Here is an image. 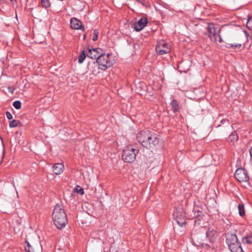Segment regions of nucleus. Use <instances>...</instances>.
<instances>
[{"label": "nucleus", "mask_w": 252, "mask_h": 252, "mask_svg": "<svg viewBox=\"0 0 252 252\" xmlns=\"http://www.w3.org/2000/svg\"><path fill=\"white\" fill-rule=\"evenodd\" d=\"M192 240L194 244L197 246H203L204 245H205V244L201 240H198V238L195 236H193V237L192 238Z\"/></svg>", "instance_id": "20"}, {"label": "nucleus", "mask_w": 252, "mask_h": 252, "mask_svg": "<svg viewBox=\"0 0 252 252\" xmlns=\"http://www.w3.org/2000/svg\"><path fill=\"white\" fill-rule=\"evenodd\" d=\"M100 69H101V67L98 63L96 61H93L89 63L87 73L96 75L99 73Z\"/></svg>", "instance_id": "12"}, {"label": "nucleus", "mask_w": 252, "mask_h": 252, "mask_svg": "<svg viewBox=\"0 0 252 252\" xmlns=\"http://www.w3.org/2000/svg\"><path fill=\"white\" fill-rule=\"evenodd\" d=\"M110 252H117L116 251L115 248L113 246H111L110 248Z\"/></svg>", "instance_id": "34"}, {"label": "nucleus", "mask_w": 252, "mask_h": 252, "mask_svg": "<svg viewBox=\"0 0 252 252\" xmlns=\"http://www.w3.org/2000/svg\"><path fill=\"white\" fill-rule=\"evenodd\" d=\"M250 154L251 157L252 158V147L250 150Z\"/></svg>", "instance_id": "35"}, {"label": "nucleus", "mask_w": 252, "mask_h": 252, "mask_svg": "<svg viewBox=\"0 0 252 252\" xmlns=\"http://www.w3.org/2000/svg\"><path fill=\"white\" fill-rule=\"evenodd\" d=\"M213 233V234H214L215 233V231H211V232H206V237H209L210 236V234Z\"/></svg>", "instance_id": "33"}, {"label": "nucleus", "mask_w": 252, "mask_h": 252, "mask_svg": "<svg viewBox=\"0 0 252 252\" xmlns=\"http://www.w3.org/2000/svg\"><path fill=\"white\" fill-rule=\"evenodd\" d=\"M171 105L174 112L178 110L179 108V104L177 101L175 99H173L171 102Z\"/></svg>", "instance_id": "21"}, {"label": "nucleus", "mask_w": 252, "mask_h": 252, "mask_svg": "<svg viewBox=\"0 0 252 252\" xmlns=\"http://www.w3.org/2000/svg\"><path fill=\"white\" fill-rule=\"evenodd\" d=\"M13 105L16 109H19L21 107V103L20 101L17 100L14 102Z\"/></svg>", "instance_id": "31"}, {"label": "nucleus", "mask_w": 252, "mask_h": 252, "mask_svg": "<svg viewBox=\"0 0 252 252\" xmlns=\"http://www.w3.org/2000/svg\"><path fill=\"white\" fill-rule=\"evenodd\" d=\"M170 45L166 43L164 41L158 42L156 47V51L159 55L167 54L170 52Z\"/></svg>", "instance_id": "9"}, {"label": "nucleus", "mask_w": 252, "mask_h": 252, "mask_svg": "<svg viewBox=\"0 0 252 252\" xmlns=\"http://www.w3.org/2000/svg\"><path fill=\"white\" fill-rule=\"evenodd\" d=\"M53 220L57 228L61 229L65 227L67 220L65 213L60 205H57L52 214Z\"/></svg>", "instance_id": "1"}, {"label": "nucleus", "mask_w": 252, "mask_h": 252, "mask_svg": "<svg viewBox=\"0 0 252 252\" xmlns=\"http://www.w3.org/2000/svg\"><path fill=\"white\" fill-rule=\"evenodd\" d=\"M152 133L148 130H142L137 135V141L143 146H148V140Z\"/></svg>", "instance_id": "8"}, {"label": "nucleus", "mask_w": 252, "mask_h": 252, "mask_svg": "<svg viewBox=\"0 0 252 252\" xmlns=\"http://www.w3.org/2000/svg\"><path fill=\"white\" fill-rule=\"evenodd\" d=\"M96 62L101 67V69L105 70L111 67L114 63V60L110 58L109 54H103L97 59Z\"/></svg>", "instance_id": "4"}, {"label": "nucleus", "mask_w": 252, "mask_h": 252, "mask_svg": "<svg viewBox=\"0 0 252 252\" xmlns=\"http://www.w3.org/2000/svg\"><path fill=\"white\" fill-rule=\"evenodd\" d=\"M233 246L234 249L229 248L231 252H244L242 248L240 243H236Z\"/></svg>", "instance_id": "18"}, {"label": "nucleus", "mask_w": 252, "mask_h": 252, "mask_svg": "<svg viewBox=\"0 0 252 252\" xmlns=\"http://www.w3.org/2000/svg\"><path fill=\"white\" fill-rule=\"evenodd\" d=\"M148 20L146 17L141 18L138 22L134 25L135 30L136 31H140L142 30L147 24Z\"/></svg>", "instance_id": "15"}, {"label": "nucleus", "mask_w": 252, "mask_h": 252, "mask_svg": "<svg viewBox=\"0 0 252 252\" xmlns=\"http://www.w3.org/2000/svg\"><path fill=\"white\" fill-rule=\"evenodd\" d=\"M148 145L145 146L144 147L149 149H155L162 145V141L158 135L152 133L148 140Z\"/></svg>", "instance_id": "5"}, {"label": "nucleus", "mask_w": 252, "mask_h": 252, "mask_svg": "<svg viewBox=\"0 0 252 252\" xmlns=\"http://www.w3.org/2000/svg\"><path fill=\"white\" fill-rule=\"evenodd\" d=\"M74 192L78 193L80 195H83L84 191L83 189L81 188L80 186H77L74 189Z\"/></svg>", "instance_id": "22"}, {"label": "nucleus", "mask_w": 252, "mask_h": 252, "mask_svg": "<svg viewBox=\"0 0 252 252\" xmlns=\"http://www.w3.org/2000/svg\"><path fill=\"white\" fill-rule=\"evenodd\" d=\"M242 241L245 244H252V236H248L244 237Z\"/></svg>", "instance_id": "23"}, {"label": "nucleus", "mask_w": 252, "mask_h": 252, "mask_svg": "<svg viewBox=\"0 0 252 252\" xmlns=\"http://www.w3.org/2000/svg\"><path fill=\"white\" fill-rule=\"evenodd\" d=\"M238 210L240 216H242L245 214V209L243 205H239Z\"/></svg>", "instance_id": "28"}, {"label": "nucleus", "mask_w": 252, "mask_h": 252, "mask_svg": "<svg viewBox=\"0 0 252 252\" xmlns=\"http://www.w3.org/2000/svg\"><path fill=\"white\" fill-rule=\"evenodd\" d=\"M41 4L43 7L48 8L50 6L49 0H41Z\"/></svg>", "instance_id": "25"}, {"label": "nucleus", "mask_w": 252, "mask_h": 252, "mask_svg": "<svg viewBox=\"0 0 252 252\" xmlns=\"http://www.w3.org/2000/svg\"><path fill=\"white\" fill-rule=\"evenodd\" d=\"M138 153V150L134 146L132 145L127 146L123 151V159L126 162H132L135 160Z\"/></svg>", "instance_id": "2"}, {"label": "nucleus", "mask_w": 252, "mask_h": 252, "mask_svg": "<svg viewBox=\"0 0 252 252\" xmlns=\"http://www.w3.org/2000/svg\"><path fill=\"white\" fill-rule=\"evenodd\" d=\"M206 34L213 41H219L220 42L221 41V38L220 35H217L216 29L213 24H208Z\"/></svg>", "instance_id": "7"}, {"label": "nucleus", "mask_w": 252, "mask_h": 252, "mask_svg": "<svg viewBox=\"0 0 252 252\" xmlns=\"http://www.w3.org/2000/svg\"><path fill=\"white\" fill-rule=\"evenodd\" d=\"M70 26L72 29L75 30L83 29L81 22L75 18L71 19Z\"/></svg>", "instance_id": "17"}, {"label": "nucleus", "mask_w": 252, "mask_h": 252, "mask_svg": "<svg viewBox=\"0 0 252 252\" xmlns=\"http://www.w3.org/2000/svg\"><path fill=\"white\" fill-rule=\"evenodd\" d=\"M236 179L240 182H247L249 177L247 171L244 168H238L235 173Z\"/></svg>", "instance_id": "11"}, {"label": "nucleus", "mask_w": 252, "mask_h": 252, "mask_svg": "<svg viewBox=\"0 0 252 252\" xmlns=\"http://www.w3.org/2000/svg\"><path fill=\"white\" fill-rule=\"evenodd\" d=\"M226 243L229 248L234 249L233 247L236 243H240L236 235L232 234H227L226 235Z\"/></svg>", "instance_id": "14"}, {"label": "nucleus", "mask_w": 252, "mask_h": 252, "mask_svg": "<svg viewBox=\"0 0 252 252\" xmlns=\"http://www.w3.org/2000/svg\"><path fill=\"white\" fill-rule=\"evenodd\" d=\"M27 243V246L25 247V250L26 252H34L33 248L31 246V245L28 243Z\"/></svg>", "instance_id": "26"}, {"label": "nucleus", "mask_w": 252, "mask_h": 252, "mask_svg": "<svg viewBox=\"0 0 252 252\" xmlns=\"http://www.w3.org/2000/svg\"><path fill=\"white\" fill-rule=\"evenodd\" d=\"M6 117L8 119V120H11L12 119V115L11 114V113L8 112V111H7L6 112Z\"/></svg>", "instance_id": "32"}, {"label": "nucleus", "mask_w": 252, "mask_h": 252, "mask_svg": "<svg viewBox=\"0 0 252 252\" xmlns=\"http://www.w3.org/2000/svg\"><path fill=\"white\" fill-rule=\"evenodd\" d=\"M64 165L62 163H55L53 166V171L55 174L60 175L64 170Z\"/></svg>", "instance_id": "16"}, {"label": "nucleus", "mask_w": 252, "mask_h": 252, "mask_svg": "<svg viewBox=\"0 0 252 252\" xmlns=\"http://www.w3.org/2000/svg\"><path fill=\"white\" fill-rule=\"evenodd\" d=\"M19 124H20V122L19 121L14 120L10 122L9 126L11 127H15L18 126Z\"/></svg>", "instance_id": "27"}, {"label": "nucleus", "mask_w": 252, "mask_h": 252, "mask_svg": "<svg viewBox=\"0 0 252 252\" xmlns=\"http://www.w3.org/2000/svg\"><path fill=\"white\" fill-rule=\"evenodd\" d=\"M89 52L87 54V56L93 59H97L101 55L102 51L101 49L97 48H92L89 49Z\"/></svg>", "instance_id": "13"}, {"label": "nucleus", "mask_w": 252, "mask_h": 252, "mask_svg": "<svg viewBox=\"0 0 252 252\" xmlns=\"http://www.w3.org/2000/svg\"><path fill=\"white\" fill-rule=\"evenodd\" d=\"M245 37H248L247 33L245 31H241L240 32L237 34L235 38V40L237 42H233L231 43H227V47H237L240 48L242 46V43L244 41Z\"/></svg>", "instance_id": "6"}, {"label": "nucleus", "mask_w": 252, "mask_h": 252, "mask_svg": "<svg viewBox=\"0 0 252 252\" xmlns=\"http://www.w3.org/2000/svg\"><path fill=\"white\" fill-rule=\"evenodd\" d=\"M175 222L180 226H184L186 224V219L184 214L181 209H177L173 214Z\"/></svg>", "instance_id": "10"}, {"label": "nucleus", "mask_w": 252, "mask_h": 252, "mask_svg": "<svg viewBox=\"0 0 252 252\" xmlns=\"http://www.w3.org/2000/svg\"><path fill=\"white\" fill-rule=\"evenodd\" d=\"M190 216L192 219H195L194 220L195 225H202L204 226L205 217L202 210L198 207L196 206L193 208L192 212L190 213Z\"/></svg>", "instance_id": "3"}, {"label": "nucleus", "mask_w": 252, "mask_h": 252, "mask_svg": "<svg viewBox=\"0 0 252 252\" xmlns=\"http://www.w3.org/2000/svg\"><path fill=\"white\" fill-rule=\"evenodd\" d=\"M86 58V54L85 53V51L83 50L82 51V53L80 55L78 59V62L80 63H81L83 62L84 60Z\"/></svg>", "instance_id": "24"}, {"label": "nucleus", "mask_w": 252, "mask_h": 252, "mask_svg": "<svg viewBox=\"0 0 252 252\" xmlns=\"http://www.w3.org/2000/svg\"><path fill=\"white\" fill-rule=\"evenodd\" d=\"M98 34L99 32L96 30H94V31L92 37V40L93 41H96L97 40Z\"/></svg>", "instance_id": "30"}, {"label": "nucleus", "mask_w": 252, "mask_h": 252, "mask_svg": "<svg viewBox=\"0 0 252 252\" xmlns=\"http://www.w3.org/2000/svg\"><path fill=\"white\" fill-rule=\"evenodd\" d=\"M238 140V136L236 132H234L228 138V141L232 142L233 144Z\"/></svg>", "instance_id": "19"}, {"label": "nucleus", "mask_w": 252, "mask_h": 252, "mask_svg": "<svg viewBox=\"0 0 252 252\" xmlns=\"http://www.w3.org/2000/svg\"><path fill=\"white\" fill-rule=\"evenodd\" d=\"M246 25L249 29L252 30V16L249 17Z\"/></svg>", "instance_id": "29"}]
</instances>
